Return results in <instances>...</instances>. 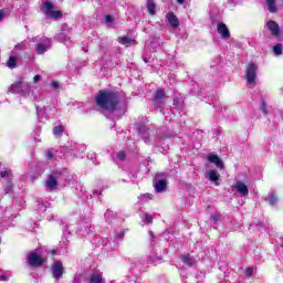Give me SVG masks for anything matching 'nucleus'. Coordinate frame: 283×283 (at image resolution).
<instances>
[{"instance_id":"1","label":"nucleus","mask_w":283,"mask_h":283,"mask_svg":"<svg viewBox=\"0 0 283 283\" xmlns=\"http://www.w3.org/2000/svg\"><path fill=\"white\" fill-rule=\"evenodd\" d=\"M95 103L101 109L106 112H118L120 105V97L118 93L112 91H99L95 97Z\"/></svg>"},{"instance_id":"2","label":"nucleus","mask_w":283,"mask_h":283,"mask_svg":"<svg viewBox=\"0 0 283 283\" xmlns=\"http://www.w3.org/2000/svg\"><path fill=\"white\" fill-rule=\"evenodd\" d=\"M29 41L31 43H36L35 45V52L36 54H45L48 52V50H50L52 48V40L50 38H39V36H33L30 38Z\"/></svg>"},{"instance_id":"3","label":"nucleus","mask_w":283,"mask_h":283,"mask_svg":"<svg viewBox=\"0 0 283 283\" xmlns=\"http://www.w3.org/2000/svg\"><path fill=\"white\" fill-rule=\"evenodd\" d=\"M63 172L61 170H53L50 175H48L44 187L48 189V191H56L59 188V178Z\"/></svg>"},{"instance_id":"4","label":"nucleus","mask_w":283,"mask_h":283,"mask_svg":"<svg viewBox=\"0 0 283 283\" xmlns=\"http://www.w3.org/2000/svg\"><path fill=\"white\" fill-rule=\"evenodd\" d=\"M10 94H21L22 96H28L30 94V84L23 83V81H18L11 84L9 87Z\"/></svg>"},{"instance_id":"5","label":"nucleus","mask_w":283,"mask_h":283,"mask_svg":"<svg viewBox=\"0 0 283 283\" xmlns=\"http://www.w3.org/2000/svg\"><path fill=\"white\" fill-rule=\"evenodd\" d=\"M154 182L156 193H163L167 189V172H158Z\"/></svg>"},{"instance_id":"6","label":"nucleus","mask_w":283,"mask_h":283,"mask_svg":"<svg viewBox=\"0 0 283 283\" xmlns=\"http://www.w3.org/2000/svg\"><path fill=\"white\" fill-rule=\"evenodd\" d=\"M167 101V95L165 94V90L158 88L153 97L154 107H163Z\"/></svg>"},{"instance_id":"7","label":"nucleus","mask_w":283,"mask_h":283,"mask_svg":"<svg viewBox=\"0 0 283 283\" xmlns=\"http://www.w3.org/2000/svg\"><path fill=\"white\" fill-rule=\"evenodd\" d=\"M255 70H258V65H255V63H250L248 65L245 78L249 85H255Z\"/></svg>"},{"instance_id":"8","label":"nucleus","mask_w":283,"mask_h":283,"mask_svg":"<svg viewBox=\"0 0 283 283\" xmlns=\"http://www.w3.org/2000/svg\"><path fill=\"white\" fill-rule=\"evenodd\" d=\"M44 9L46 10V14L50 19H61V17H63V12L54 11V4H52V2H45Z\"/></svg>"},{"instance_id":"9","label":"nucleus","mask_w":283,"mask_h":283,"mask_svg":"<svg viewBox=\"0 0 283 283\" xmlns=\"http://www.w3.org/2000/svg\"><path fill=\"white\" fill-rule=\"evenodd\" d=\"M1 178H7L8 182L7 186L4 188V193H12V178H14V176L12 175V170H3L0 172Z\"/></svg>"},{"instance_id":"10","label":"nucleus","mask_w":283,"mask_h":283,"mask_svg":"<svg viewBox=\"0 0 283 283\" xmlns=\"http://www.w3.org/2000/svg\"><path fill=\"white\" fill-rule=\"evenodd\" d=\"M28 264H30V266H42L43 265V259L41 258V255H39V253L36 252H31L28 255Z\"/></svg>"},{"instance_id":"11","label":"nucleus","mask_w":283,"mask_h":283,"mask_svg":"<svg viewBox=\"0 0 283 283\" xmlns=\"http://www.w3.org/2000/svg\"><path fill=\"white\" fill-rule=\"evenodd\" d=\"M63 273H65L63 263L61 261H55L53 263V270H52L53 277H55V280H61V277H63Z\"/></svg>"},{"instance_id":"12","label":"nucleus","mask_w":283,"mask_h":283,"mask_svg":"<svg viewBox=\"0 0 283 283\" xmlns=\"http://www.w3.org/2000/svg\"><path fill=\"white\" fill-rule=\"evenodd\" d=\"M217 32L218 34H220L221 39H223L224 41H227L228 39H231V32H229V28L227 27V24L220 22L217 25Z\"/></svg>"},{"instance_id":"13","label":"nucleus","mask_w":283,"mask_h":283,"mask_svg":"<svg viewBox=\"0 0 283 283\" xmlns=\"http://www.w3.org/2000/svg\"><path fill=\"white\" fill-rule=\"evenodd\" d=\"M234 189L235 193H239L241 198H245V196H249V187L242 181H237L234 185Z\"/></svg>"},{"instance_id":"14","label":"nucleus","mask_w":283,"mask_h":283,"mask_svg":"<svg viewBox=\"0 0 283 283\" xmlns=\"http://www.w3.org/2000/svg\"><path fill=\"white\" fill-rule=\"evenodd\" d=\"M268 29L270 30L273 36H280L281 30H280V24L277 22L270 20L268 22Z\"/></svg>"},{"instance_id":"15","label":"nucleus","mask_w":283,"mask_h":283,"mask_svg":"<svg viewBox=\"0 0 283 283\" xmlns=\"http://www.w3.org/2000/svg\"><path fill=\"white\" fill-rule=\"evenodd\" d=\"M208 160L209 163H212V165H216L218 169H224V163L217 155H209Z\"/></svg>"},{"instance_id":"16","label":"nucleus","mask_w":283,"mask_h":283,"mask_svg":"<svg viewBox=\"0 0 283 283\" xmlns=\"http://www.w3.org/2000/svg\"><path fill=\"white\" fill-rule=\"evenodd\" d=\"M55 40H57L59 43H67V41H70V32H65V27H63L62 32L56 34Z\"/></svg>"},{"instance_id":"17","label":"nucleus","mask_w":283,"mask_h":283,"mask_svg":"<svg viewBox=\"0 0 283 283\" xmlns=\"http://www.w3.org/2000/svg\"><path fill=\"white\" fill-rule=\"evenodd\" d=\"M167 20L171 28H178L180 25V21L178 20V17L174 14V12H169L167 14Z\"/></svg>"},{"instance_id":"18","label":"nucleus","mask_w":283,"mask_h":283,"mask_svg":"<svg viewBox=\"0 0 283 283\" xmlns=\"http://www.w3.org/2000/svg\"><path fill=\"white\" fill-rule=\"evenodd\" d=\"M90 283H105V279H103V273H92L90 276Z\"/></svg>"},{"instance_id":"19","label":"nucleus","mask_w":283,"mask_h":283,"mask_svg":"<svg viewBox=\"0 0 283 283\" xmlns=\"http://www.w3.org/2000/svg\"><path fill=\"white\" fill-rule=\"evenodd\" d=\"M207 178L210 180V182H216V185H220L218 181L220 180V174L216 170L208 171Z\"/></svg>"},{"instance_id":"20","label":"nucleus","mask_w":283,"mask_h":283,"mask_svg":"<svg viewBox=\"0 0 283 283\" xmlns=\"http://www.w3.org/2000/svg\"><path fill=\"white\" fill-rule=\"evenodd\" d=\"M266 200H268V202H269V205L271 206V207H275L276 205H277V195L273 191V190H271L270 192H269V195H268V198H266Z\"/></svg>"},{"instance_id":"21","label":"nucleus","mask_w":283,"mask_h":283,"mask_svg":"<svg viewBox=\"0 0 283 283\" xmlns=\"http://www.w3.org/2000/svg\"><path fill=\"white\" fill-rule=\"evenodd\" d=\"M265 3L268 6V10L269 12H271L272 14H275V12H277V6L276 0H265Z\"/></svg>"},{"instance_id":"22","label":"nucleus","mask_w":283,"mask_h":283,"mask_svg":"<svg viewBox=\"0 0 283 283\" xmlns=\"http://www.w3.org/2000/svg\"><path fill=\"white\" fill-rule=\"evenodd\" d=\"M118 43H120L122 45H126L129 46L132 45V43H134V39L128 38V36H119L117 39Z\"/></svg>"},{"instance_id":"23","label":"nucleus","mask_w":283,"mask_h":283,"mask_svg":"<svg viewBox=\"0 0 283 283\" xmlns=\"http://www.w3.org/2000/svg\"><path fill=\"white\" fill-rule=\"evenodd\" d=\"M139 136L144 139L145 143H149V140H147L149 138V132H147V127H139Z\"/></svg>"},{"instance_id":"24","label":"nucleus","mask_w":283,"mask_h":283,"mask_svg":"<svg viewBox=\"0 0 283 283\" xmlns=\"http://www.w3.org/2000/svg\"><path fill=\"white\" fill-rule=\"evenodd\" d=\"M181 261L184 264H187V266H193V264H196V260L189 254L181 256Z\"/></svg>"},{"instance_id":"25","label":"nucleus","mask_w":283,"mask_h":283,"mask_svg":"<svg viewBox=\"0 0 283 283\" xmlns=\"http://www.w3.org/2000/svg\"><path fill=\"white\" fill-rule=\"evenodd\" d=\"M147 11L151 15L156 14V2L154 0H147Z\"/></svg>"},{"instance_id":"26","label":"nucleus","mask_w":283,"mask_h":283,"mask_svg":"<svg viewBox=\"0 0 283 283\" xmlns=\"http://www.w3.org/2000/svg\"><path fill=\"white\" fill-rule=\"evenodd\" d=\"M172 105L176 109H182V107H185V102L180 97H175Z\"/></svg>"},{"instance_id":"27","label":"nucleus","mask_w":283,"mask_h":283,"mask_svg":"<svg viewBox=\"0 0 283 283\" xmlns=\"http://www.w3.org/2000/svg\"><path fill=\"white\" fill-rule=\"evenodd\" d=\"M17 56H10L9 60L7 61V67H10V70H14V67H17Z\"/></svg>"},{"instance_id":"28","label":"nucleus","mask_w":283,"mask_h":283,"mask_svg":"<svg viewBox=\"0 0 283 283\" xmlns=\"http://www.w3.org/2000/svg\"><path fill=\"white\" fill-rule=\"evenodd\" d=\"M63 132H65V127H63V125H59L53 128L54 136H63Z\"/></svg>"},{"instance_id":"29","label":"nucleus","mask_w":283,"mask_h":283,"mask_svg":"<svg viewBox=\"0 0 283 283\" xmlns=\"http://www.w3.org/2000/svg\"><path fill=\"white\" fill-rule=\"evenodd\" d=\"M78 147H81V145L78 144H75L74 146H72V148L62 147L61 151H65V154H67V151H71L72 154H76V149H78Z\"/></svg>"},{"instance_id":"30","label":"nucleus","mask_w":283,"mask_h":283,"mask_svg":"<svg viewBox=\"0 0 283 283\" xmlns=\"http://www.w3.org/2000/svg\"><path fill=\"white\" fill-rule=\"evenodd\" d=\"M273 53L275 56H280L282 54V44L277 43L273 46Z\"/></svg>"},{"instance_id":"31","label":"nucleus","mask_w":283,"mask_h":283,"mask_svg":"<svg viewBox=\"0 0 283 283\" xmlns=\"http://www.w3.org/2000/svg\"><path fill=\"white\" fill-rule=\"evenodd\" d=\"M36 114L40 118H43V116H45L48 113L45 112L44 107L36 106Z\"/></svg>"},{"instance_id":"32","label":"nucleus","mask_w":283,"mask_h":283,"mask_svg":"<svg viewBox=\"0 0 283 283\" xmlns=\"http://www.w3.org/2000/svg\"><path fill=\"white\" fill-rule=\"evenodd\" d=\"M261 112L264 114H269V111L266 109V102L264 99L261 101V106H260Z\"/></svg>"},{"instance_id":"33","label":"nucleus","mask_w":283,"mask_h":283,"mask_svg":"<svg viewBox=\"0 0 283 283\" xmlns=\"http://www.w3.org/2000/svg\"><path fill=\"white\" fill-rule=\"evenodd\" d=\"M27 49H28V44L25 42H21L15 45V50H27Z\"/></svg>"},{"instance_id":"34","label":"nucleus","mask_w":283,"mask_h":283,"mask_svg":"<svg viewBox=\"0 0 283 283\" xmlns=\"http://www.w3.org/2000/svg\"><path fill=\"white\" fill-rule=\"evenodd\" d=\"M127 158V155L125 154V151H119L117 153V159H119L120 161L125 160Z\"/></svg>"},{"instance_id":"35","label":"nucleus","mask_w":283,"mask_h":283,"mask_svg":"<svg viewBox=\"0 0 283 283\" xmlns=\"http://www.w3.org/2000/svg\"><path fill=\"white\" fill-rule=\"evenodd\" d=\"M148 235L150 238V245L154 247L156 244V240H154V231H149Z\"/></svg>"},{"instance_id":"36","label":"nucleus","mask_w":283,"mask_h":283,"mask_svg":"<svg viewBox=\"0 0 283 283\" xmlns=\"http://www.w3.org/2000/svg\"><path fill=\"white\" fill-rule=\"evenodd\" d=\"M144 218H145L146 222H148V224H151V222H154V217H151L149 214H144Z\"/></svg>"},{"instance_id":"37","label":"nucleus","mask_w":283,"mask_h":283,"mask_svg":"<svg viewBox=\"0 0 283 283\" xmlns=\"http://www.w3.org/2000/svg\"><path fill=\"white\" fill-rule=\"evenodd\" d=\"M10 280V275H0V282H8Z\"/></svg>"},{"instance_id":"38","label":"nucleus","mask_w":283,"mask_h":283,"mask_svg":"<svg viewBox=\"0 0 283 283\" xmlns=\"http://www.w3.org/2000/svg\"><path fill=\"white\" fill-rule=\"evenodd\" d=\"M245 275H248V277H251V275H253V268H248L245 270Z\"/></svg>"},{"instance_id":"39","label":"nucleus","mask_w":283,"mask_h":283,"mask_svg":"<svg viewBox=\"0 0 283 283\" xmlns=\"http://www.w3.org/2000/svg\"><path fill=\"white\" fill-rule=\"evenodd\" d=\"M53 90H59V87H61V84H59V82L54 81L51 83Z\"/></svg>"},{"instance_id":"40","label":"nucleus","mask_w":283,"mask_h":283,"mask_svg":"<svg viewBox=\"0 0 283 283\" xmlns=\"http://www.w3.org/2000/svg\"><path fill=\"white\" fill-rule=\"evenodd\" d=\"M112 21H114V17H112V15H106L105 17V22L106 23H112Z\"/></svg>"},{"instance_id":"41","label":"nucleus","mask_w":283,"mask_h":283,"mask_svg":"<svg viewBox=\"0 0 283 283\" xmlns=\"http://www.w3.org/2000/svg\"><path fill=\"white\" fill-rule=\"evenodd\" d=\"M161 260H163V258H160V256H153L150 259L151 262H160Z\"/></svg>"},{"instance_id":"42","label":"nucleus","mask_w":283,"mask_h":283,"mask_svg":"<svg viewBox=\"0 0 283 283\" xmlns=\"http://www.w3.org/2000/svg\"><path fill=\"white\" fill-rule=\"evenodd\" d=\"M39 81H41V75H35L33 77V83H39Z\"/></svg>"},{"instance_id":"43","label":"nucleus","mask_w":283,"mask_h":283,"mask_svg":"<svg viewBox=\"0 0 283 283\" xmlns=\"http://www.w3.org/2000/svg\"><path fill=\"white\" fill-rule=\"evenodd\" d=\"M53 154H52V151H46V158L49 159V160H52V158H53Z\"/></svg>"},{"instance_id":"44","label":"nucleus","mask_w":283,"mask_h":283,"mask_svg":"<svg viewBox=\"0 0 283 283\" xmlns=\"http://www.w3.org/2000/svg\"><path fill=\"white\" fill-rule=\"evenodd\" d=\"M73 283H81V279L78 276H75L74 282Z\"/></svg>"},{"instance_id":"45","label":"nucleus","mask_w":283,"mask_h":283,"mask_svg":"<svg viewBox=\"0 0 283 283\" xmlns=\"http://www.w3.org/2000/svg\"><path fill=\"white\" fill-rule=\"evenodd\" d=\"M0 21H3V10H0Z\"/></svg>"},{"instance_id":"46","label":"nucleus","mask_w":283,"mask_h":283,"mask_svg":"<svg viewBox=\"0 0 283 283\" xmlns=\"http://www.w3.org/2000/svg\"><path fill=\"white\" fill-rule=\"evenodd\" d=\"M211 219H212L214 222H218V217L211 216Z\"/></svg>"},{"instance_id":"47","label":"nucleus","mask_w":283,"mask_h":283,"mask_svg":"<svg viewBox=\"0 0 283 283\" xmlns=\"http://www.w3.org/2000/svg\"><path fill=\"white\" fill-rule=\"evenodd\" d=\"M177 3H180L182 6V3H185V0H177Z\"/></svg>"},{"instance_id":"48","label":"nucleus","mask_w":283,"mask_h":283,"mask_svg":"<svg viewBox=\"0 0 283 283\" xmlns=\"http://www.w3.org/2000/svg\"><path fill=\"white\" fill-rule=\"evenodd\" d=\"M109 213H112V211H106V213H105V218H107V216H109Z\"/></svg>"},{"instance_id":"49","label":"nucleus","mask_w":283,"mask_h":283,"mask_svg":"<svg viewBox=\"0 0 283 283\" xmlns=\"http://www.w3.org/2000/svg\"><path fill=\"white\" fill-rule=\"evenodd\" d=\"M120 114H125V109H122V111H120Z\"/></svg>"},{"instance_id":"50","label":"nucleus","mask_w":283,"mask_h":283,"mask_svg":"<svg viewBox=\"0 0 283 283\" xmlns=\"http://www.w3.org/2000/svg\"><path fill=\"white\" fill-rule=\"evenodd\" d=\"M230 3H233V0H229Z\"/></svg>"},{"instance_id":"51","label":"nucleus","mask_w":283,"mask_h":283,"mask_svg":"<svg viewBox=\"0 0 283 283\" xmlns=\"http://www.w3.org/2000/svg\"><path fill=\"white\" fill-rule=\"evenodd\" d=\"M145 63H147V59H144Z\"/></svg>"}]
</instances>
